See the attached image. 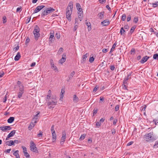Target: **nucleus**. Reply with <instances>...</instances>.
Here are the masks:
<instances>
[{
	"mask_svg": "<svg viewBox=\"0 0 158 158\" xmlns=\"http://www.w3.org/2000/svg\"><path fill=\"white\" fill-rule=\"evenodd\" d=\"M73 7V2H70L67 7L66 13V18L70 21L71 20V15L72 14Z\"/></svg>",
	"mask_w": 158,
	"mask_h": 158,
	"instance_id": "obj_1",
	"label": "nucleus"
},
{
	"mask_svg": "<svg viewBox=\"0 0 158 158\" xmlns=\"http://www.w3.org/2000/svg\"><path fill=\"white\" fill-rule=\"evenodd\" d=\"M144 140L146 141H153L157 139L156 137H154L153 134V132H150L146 134L144 137Z\"/></svg>",
	"mask_w": 158,
	"mask_h": 158,
	"instance_id": "obj_2",
	"label": "nucleus"
},
{
	"mask_svg": "<svg viewBox=\"0 0 158 158\" xmlns=\"http://www.w3.org/2000/svg\"><path fill=\"white\" fill-rule=\"evenodd\" d=\"M40 31V30L39 27L37 25H36L34 27L33 33L34 35L35 40L36 41L38 40V38L40 36V34L39 33Z\"/></svg>",
	"mask_w": 158,
	"mask_h": 158,
	"instance_id": "obj_3",
	"label": "nucleus"
},
{
	"mask_svg": "<svg viewBox=\"0 0 158 158\" xmlns=\"http://www.w3.org/2000/svg\"><path fill=\"white\" fill-rule=\"evenodd\" d=\"M55 10L52 7H48L46 8L45 10L42 13L41 15L42 17L46 15L51 13L53 12Z\"/></svg>",
	"mask_w": 158,
	"mask_h": 158,
	"instance_id": "obj_4",
	"label": "nucleus"
},
{
	"mask_svg": "<svg viewBox=\"0 0 158 158\" xmlns=\"http://www.w3.org/2000/svg\"><path fill=\"white\" fill-rule=\"evenodd\" d=\"M45 7L44 5H40L37 6L35 9L34 13H37Z\"/></svg>",
	"mask_w": 158,
	"mask_h": 158,
	"instance_id": "obj_5",
	"label": "nucleus"
},
{
	"mask_svg": "<svg viewBox=\"0 0 158 158\" xmlns=\"http://www.w3.org/2000/svg\"><path fill=\"white\" fill-rule=\"evenodd\" d=\"M0 129L3 131H6L11 129V127L10 126H2L0 127Z\"/></svg>",
	"mask_w": 158,
	"mask_h": 158,
	"instance_id": "obj_6",
	"label": "nucleus"
},
{
	"mask_svg": "<svg viewBox=\"0 0 158 158\" xmlns=\"http://www.w3.org/2000/svg\"><path fill=\"white\" fill-rule=\"evenodd\" d=\"M52 99H53V100H52V101L48 102V105L49 106V105H56V104L57 102V101L56 99L55 98H53Z\"/></svg>",
	"mask_w": 158,
	"mask_h": 158,
	"instance_id": "obj_7",
	"label": "nucleus"
},
{
	"mask_svg": "<svg viewBox=\"0 0 158 158\" xmlns=\"http://www.w3.org/2000/svg\"><path fill=\"white\" fill-rule=\"evenodd\" d=\"M66 60V55L65 53L63 54L62 55V58L60 59L59 61V63L62 64V63L64 62Z\"/></svg>",
	"mask_w": 158,
	"mask_h": 158,
	"instance_id": "obj_8",
	"label": "nucleus"
},
{
	"mask_svg": "<svg viewBox=\"0 0 158 158\" xmlns=\"http://www.w3.org/2000/svg\"><path fill=\"white\" fill-rule=\"evenodd\" d=\"M15 133V131L13 130L7 136L6 140H8L9 139V138L14 135Z\"/></svg>",
	"mask_w": 158,
	"mask_h": 158,
	"instance_id": "obj_9",
	"label": "nucleus"
},
{
	"mask_svg": "<svg viewBox=\"0 0 158 158\" xmlns=\"http://www.w3.org/2000/svg\"><path fill=\"white\" fill-rule=\"evenodd\" d=\"M51 67L54 70L56 71H58L57 68L56 66H55L54 64L53 61L52 59H51L50 61Z\"/></svg>",
	"mask_w": 158,
	"mask_h": 158,
	"instance_id": "obj_10",
	"label": "nucleus"
},
{
	"mask_svg": "<svg viewBox=\"0 0 158 158\" xmlns=\"http://www.w3.org/2000/svg\"><path fill=\"white\" fill-rule=\"evenodd\" d=\"M30 148L31 151L33 152H38L37 148L36 147V145L35 146L31 145Z\"/></svg>",
	"mask_w": 158,
	"mask_h": 158,
	"instance_id": "obj_11",
	"label": "nucleus"
},
{
	"mask_svg": "<svg viewBox=\"0 0 158 158\" xmlns=\"http://www.w3.org/2000/svg\"><path fill=\"white\" fill-rule=\"evenodd\" d=\"M149 58V57H148L147 56H145L142 58L140 60V62L142 64H143L146 62Z\"/></svg>",
	"mask_w": 158,
	"mask_h": 158,
	"instance_id": "obj_12",
	"label": "nucleus"
},
{
	"mask_svg": "<svg viewBox=\"0 0 158 158\" xmlns=\"http://www.w3.org/2000/svg\"><path fill=\"white\" fill-rule=\"evenodd\" d=\"M54 37L53 33L51 32L50 33V36L49 38L50 43H51L54 40Z\"/></svg>",
	"mask_w": 158,
	"mask_h": 158,
	"instance_id": "obj_13",
	"label": "nucleus"
},
{
	"mask_svg": "<svg viewBox=\"0 0 158 158\" xmlns=\"http://www.w3.org/2000/svg\"><path fill=\"white\" fill-rule=\"evenodd\" d=\"M110 23V22L108 19L104 20L101 22V24L104 26H108Z\"/></svg>",
	"mask_w": 158,
	"mask_h": 158,
	"instance_id": "obj_14",
	"label": "nucleus"
},
{
	"mask_svg": "<svg viewBox=\"0 0 158 158\" xmlns=\"http://www.w3.org/2000/svg\"><path fill=\"white\" fill-rule=\"evenodd\" d=\"M5 143L6 145H8L9 146H11L12 145H14V142L13 140H9L6 141Z\"/></svg>",
	"mask_w": 158,
	"mask_h": 158,
	"instance_id": "obj_15",
	"label": "nucleus"
},
{
	"mask_svg": "<svg viewBox=\"0 0 158 158\" xmlns=\"http://www.w3.org/2000/svg\"><path fill=\"white\" fill-rule=\"evenodd\" d=\"M62 137L61 138V140L63 141H65V139L66 138V134L65 131H63L62 133Z\"/></svg>",
	"mask_w": 158,
	"mask_h": 158,
	"instance_id": "obj_16",
	"label": "nucleus"
},
{
	"mask_svg": "<svg viewBox=\"0 0 158 158\" xmlns=\"http://www.w3.org/2000/svg\"><path fill=\"white\" fill-rule=\"evenodd\" d=\"M52 141L53 142H55L56 140V136L55 132H53L52 133Z\"/></svg>",
	"mask_w": 158,
	"mask_h": 158,
	"instance_id": "obj_17",
	"label": "nucleus"
},
{
	"mask_svg": "<svg viewBox=\"0 0 158 158\" xmlns=\"http://www.w3.org/2000/svg\"><path fill=\"white\" fill-rule=\"evenodd\" d=\"M130 76V75H128L127 76V77L125 78L123 81V83L124 84H127L128 80L129 78H131V77H129Z\"/></svg>",
	"mask_w": 158,
	"mask_h": 158,
	"instance_id": "obj_18",
	"label": "nucleus"
},
{
	"mask_svg": "<svg viewBox=\"0 0 158 158\" xmlns=\"http://www.w3.org/2000/svg\"><path fill=\"white\" fill-rule=\"evenodd\" d=\"M21 57V55L20 52H18L16 55L15 58V60L16 61L18 60H19Z\"/></svg>",
	"mask_w": 158,
	"mask_h": 158,
	"instance_id": "obj_19",
	"label": "nucleus"
},
{
	"mask_svg": "<svg viewBox=\"0 0 158 158\" xmlns=\"http://www.w3.org/2000/svg\"><path fill=\"white\" fill-rule=\"evenodd\" d=\"M19 152V151L18 150L14 151V152L13 153V154L16 156V158H20L19 154L18 153Z\"/></svg>",
	"mask_w": 158,
	"mask_h": 158,
	"instance_id": "obj_20",
	"label": "nucleus"
},
{
	"mask_svg": "<svg viewBox=\"0 0 158 158\" xmlns=\"http://www.w3.org/2000/svg\"><path fill=\"white\" fill-rule=\"evenodd\" d=\"M104 12H101L98 14V16L99 18L100 19H103L104 17Z\"/></svg>",
	"mask_w": 158,
	"mask_h": 158,
	"instance_id": "obj_21",
	"label": "nucleus"
},
{
	"mask_svg": "<svg viewBox=\"0 0 158 158\" xmlns=\"http://www.w3.org/2000/svg\"><path fill=\"white\" fill-rule=\"evenodd\" d=\"M14 120V117H10L7 120V122L9 123H12Z\"/></svg>",
	"mask_w": 158,
	"mask_h": 158,
	"instance_id": "obj_22",
	"label": "nucleus"
},
{
	"mask_svg": "<svg viewBox=\"0 0 158 158\" xmlns=\"http://www.w3.org/2000/svg\"><path fill=\"white\" fill-rule=\"evenodd\" d=\"M117 45L116 42H115V43L113 44V46L112 47V48L111 49L110 51V53H111L114 50V49L115 48L116 46Z\"/></svg>",
	"mask_w": 158,
	"mask_h": 158,
	"instance_id": "obj_23",
	"label": "nucleus"
},
{
	"mask_svg": "<svg viewBox=\"0 0 158 158\" xmlns=\"http://www.w3.org/2000/svg\"><path fill=\"white\" fill-rule=\"evenodd\" d=\"M73 101L75 103H77L78 101V98L75 94L73 96Z\"/></svg>",
	"mask_w": 158,
	"mask_h": 158,
	"instance_id": "obj_24",
	"label": "nucleus"
},
{
	"mask_svg": "<svg viewBox=\"0 0 158 158\" xmlns=\"http://www.w3.org/2000/svg\"><path fill=\"white\" fill-rule=\"evenodd\" d=\"M24 91H19L18 93V97L20 98H21L23 94L24 93Z\"/></svg>",
	"mask_w": 158,
	"mask_h": 158,
	"instance_id": "obj_25",
	"label": "nucleus"
},
{
	"mask_svg": "<svg viewBox=\"0 0 158 158\" xmlns=\"http://www.w3.org/2000/svg\"><path fill=\"white\" fill-rule=\"evenodd\" d=\"M82 13V12L79 13V12H78V19H79L80 21H81L82 19L83 16L81 15Z\"/></svg>",
	"mask_w": 158,
	"mask_h": 158,
	"instance_id": "obj_26",
	"label": "nucleus"
},
{
	"mask_svg": "<svg viewBox=\"0 0 158 158\" xmlns=\"http://www.w3.org/2000/svg\"><path fill=\"white\" fill-rule=\"evenodd\" d=\"M136 26H132L130 30V33L131 34L134 32L135 29L136 28Z\"/></svg>",
	"mask_w": 158,
	"mask_h": 158,
	"instance_id": "obj_27",
	"label": "nucleus"
},
{
	"mask_svg": "<svg viewBox=\"0 0 158 158\" xmlns=\"http://www.w3.org/2000/svg\"><path fill=\"white\" fill-rule=\"evenodd\" d=\"M85 24L86 25L88 26V29L89 30V29H91V24L89 22H86Z\"/></svg>",
	"mask_w": 158,
	"mask_h": 158,
	"instance_id": "obj_28",
	"label": "nucleus"
},
{
	"mask_svg": "<svg viewBox=\"0 0 158 158\" xmlns=\"http://www.w3.org/2000/svg\"><path fill=\"white\" fill-rule=\"evenodd\" d=\"M19 91H24V88L23 85L19 86Z\"/></svg>",
	"mask_w": 158,
	"mask_h": 158,
	"instance_id": "obj_29",
	"label": "nucleus"
},
{
	"mask_svg": "<svg viewBox=\"0 0 158 158\" xmlns=\"http://www.w3.org/2000/svg\"><path fill=\"white\" fill-rule=\"evenodd\" d=\"M86 136V134H83L81 135L79 138V140H82L84 139L85 138Z\"/></svg>",
	"mask_w": 158,
	"mask_h": 158,
	"instance_id": "obj_30",
	"label": "nucleus"
},
{
	"mask_svg": "<svg viewBox=\"0 0 158 158\" xmlns=\"http://www.w3.org/2000/svg\"><path fill=\"white\" fill-rule=\"evenodd\" d=\"M87 57V54L86 53L85 54L83 55L82 57V59L83 61H85L86 60V59Z\"/></svg>",
	"mask_w": 158,
	"mask_h": 158,
	"instance_id": "obj_31",
	"label": "nucleus"
},
{
	"mask_svg": "<svg viewBox=\"0 0 158 158\" xmlns=\"http://www.w3.org/2000/svg\"><path fill=\"white\" fill-rule=\"evenodd\" d=\"M153 7L154 8L158 6V1L155 2V3L152 4Z\"/></svg>",
	"mask_w": 158,
	"mask_h": 158,
	"instance_id": "obj_32",
	"label": "nucleus"
},
{
	"mask_svg": "<svg viewBox=\"0 0 158 158\" xmlns=\"http://www.w3.org/2000/svg\"><path fill=\"white\" fill-rule=\"evenodd\" d=\"M153 58L154 59L158 60V54H156L153 55Z\"/></svg>",
	"mask_w": 158,
	"mask_h": 158,
	"instance_id": "obj_33",
	"label": "nucleus"
},
{
	"mask_svg": "<svg viewBox=\"0 0 158 158\" xmlns=\"http://www.w3.org/2000/svg\"><path fill=\"white\" fill-rule=\"evenodd\" d=\"M126 16L125 14H123L122 16L121 19L122 21H124L125 20Z\"/></svg>",
	"mask_w": 158,
	"mask_h": 158,
	"instance_id": "obj_34",
	"label": "nucleus"
},
{
	"mask_svg": "<svg viewBox=\"0 0 158 158\" xmlns=\"http://www.w3.org/2000/svg\"><path fill=\"white\" fill-rule=\"evenodd\" d=\"M158 147V141L156 142L155 144L153 146L154 148H156Z\"/></svg>",
	"mask_w": 158,
	"mask_h": 158,
	"instance_id": "obj_35",
	"label": "nucleus"
},
{
	"mask_svg": "<svg viewBox=\"0 0 158 158\" xmlns=\"http://www.w3.org/2000/svg\"><path fill=\"white\" fill-rule=\"evenodd\" d=\"M153 122L155 123V124L156 125L157 123H158V117L154 119L153 120Z\"/></svg>",
	"mask_w": 158,
	"mask_h": 158,
	"instance_id": "obj_36",
	"label": "nucleus"
},
{
	"mask_svg": "<svg viewBox=\"0 0 158 158\" xmlns=\"http://www.w3.org/2000/svg\"><path fill=\"white\" fill-rule=\"evenodd\" d=\"M40 133L37 135V136L38 137H41L42 136V132L40 131Z\"/></svg>",
	"mask_w": 158,
	"mask_h": 158,
	"instance_id": "obj_37",
	"label": "nucleus"
},
{
	"mask_svg": "<svg viewBox=\"0 0 158 158\" xmlns=\"http://www.w3.org/2000/svg\"><path fill=\"white\" fill-rule=\"evenodd\" d=\"M94 60V58L93 57H90L89 59V62L90 63H92L93 62Z\"/></svg>",
	"mask_w": 158,
	"mask_h": 158,
	"instance_id": "obj_38",
	"label": "nucleus"
},
{
	"mask_svg": "<svg viewBox=\"0 0 158 158\" xmlns=\"http://www.w3.org/2000/svg\"><path fill=\"white\" fill-rule=\"evenodd\" d=\"M22 148L23 149V152L24 153L25 152H27V150L26 148L24 147V146H22Z\"/></svg>",
	"mask_w": 158,
	"mask_h": 158,
	"instance_id": "obj_39",
	"label": "nucleus"
},
{
	"mask_svg": "<svg viewBox=\"0 0 158 158\" xmlns=\"http://www.w3.org/2000/svg\"><path fill=\"white\" fill-rule=\"evenodd\" d=\"M78 23H77L76 24H75V25L74 26V27L73 28V31H75L77 29L78 27Z\"/></svg>",
	"mask_w": 158,
	"mask_h": 158,
	"instance_id": "obj_40",
	"label": "nucleus"
},
{
	"mask_svg": "<svg viewBox=\"0 0 158 158\" xmlns=\"http://www.w3.org/2000/svg\"><path fill=\"white\" fill-rule=\"evenodd\" d=\"M101 123L100 122H97L96 124V126L97 127H99L101 126Z\"/></svg>",
	"mask_w": 158,
	"mask_h": 158,
	"instance_id": "obj_41",
	"label": "nucleus"
},
{
	"mask_svg": "<svg viewBox=\"0 0 158 158\" xmlns=\"http://www.w3.org/2000/svg\"><path fill=\"white\" fill-rule=\"evenodd\" d=\"M119 106L118 105H116L115 107V110L116 111H118L119 109Z\"/></svg>",
	"mask_w": 158,
	"mask_h": 158,
	"instance_id": "obj_42",
	"label": "nucleus"
},
{
	"mask_svg": "<svg viewBox=\"0 0 158 158\" xmlns=\"http://www.w3.org/2000/svg\"><path fill=\"white\" fill-rule=\"evenodd\" d=\"M6 22V16H4L3 17V23H4Z\"/></svg>",
	"mask_w": 158,
	"mask_h": 158,
	"instance_id": "obj_43",
	"label": "nucleus"
},
{
	"mask_svg": "<svg viewBox=\"0 0 158 158\" xmlns=\"http://www.w3.org/2000/svg\"><path fill=\"white\" fill-rule=\"evenodd\" d=\"M138 21V18L137 17H135L134 19V22L135 23H136Z\"/></svg>",
	"mask_w": 158,
	"mask_h": 158,
	"instance_id": "obj_44",
	"label": "nucleus"
},
{
	"mask_svg": "<svg viewBox=\"0 0 158 158\" xmlns=\"http://www.w3.org/2000/svg\"><path fill=\"white\" fill-rule=\"evenodd\" d=\"M54 125H52L51 128V131L52 133L53 132H55V130H54Z\"/></svg>",
	"mask_w": 158,
	"mask_h": 158,
	"instance_id": "obj_45",
	"label": "nucleus"
},
{
	"mask_svg": "<svg viewBox=\"0 0 158 158\" xmlns=\"http://www.w3.org/2000/svg\"><path fill=\"white\" fill-rule=\"evenodd\" d=\"M99 88V87L97 86V85H96L94 89L93 90V92H95L96 91H97L98 89Z\"/></svg>",
	"mask_w": 158,
	"mask_h": 158,
	"instance_id": "obj_46",
	"label": "nucleus"
},
{
	"mask_svg": "<svg viewBox=\"0 0 158 158\" xmlns=\"http://www.w3.org/2000/svg\"><path fill=\"white\" fill-rule=\"evenodd\" d=\"M123 31V32H125V30L124 29V28L122 27L121 28L120 31V33L121 35H122V31Z\"/></svg>",
	"mask_w": 158,
	"mask_h": 158,
	"instance_id": "obj_47",
	"label": "nucleus"
},
{
	"mask_svg": "<svg viewBox=\"0 0 158 158\" xmlns=\"http://www.w3.org/2000/svg\"><path fill=\"white\" fill-rule=\"evenodd\" d=\"M55 36L56 37V38H57V39H59L60 37V35L59 34H58L57 33H56V34Z\"/></svg>",
	"mask_w": 158,
	"mask_h": 158,
	"instance_id": "obj_48",
	"label": "nucleus"
},
{
	"mask_svg": "<svg viewBox=\"0 0 158 158\" xmlns=\"http://www.w3.org/2000/svg\"><path fill=\"white\" fill-rule=\"evenodd\" d=\"M131 15H129L128 16L127 18V22H129L131 20Z\"/></svg>",
	"mask_w": 158,
	"mask_h": 158,
	"instance_id": "obj_49",
	"label": "nucleus"
},
{
	"mask_svg": "<svg viewBox=\"0 0 158 158\" xmlns=\"http://www.w3.org/2000/svg\"><path fill=\"white\" fill-rule=\"evenodd\" d=\"M63 49L62 48H60L58 52L59 53H61L63 52Z\"/></svg>",
	"mask_w": 158,
	"mask_h": 158,
	"instance_id": "obj_50",
	"label": "nucleus"
},
{
	"mask_svg": "<svg viewBox=\"0 0 158 158\" xmlns=\"http://www.w3.org/2000/svg\"><path fill=\"white\" fill-rule=\"evenodd\" d=\"M78 10V12L79 13H81V12H83V11H82V9L81 7H79L78 9H77Z\"/></svg>",
	"mask_w": 158,
	"mask_h": 158,
	"instance_id": "obj_51",
	"label": "nucleus"
},
{
	"mask_svg": "<svg viewBox=\"0 0 158 158\" xmlns=\"http://www.w3.org/2000/svg\"><path fill=\"white\" fill-rule=\"evenodd\" d=\"M17 84L19 86L20 85H23L22 84L21 81H18L17 82Z\"/></svg>",
	"mask_w": 158,
	"mask_h": 158,
	"instance_id": "obj_52",
	"label": "nucleus"
},
{
	"mask_svg": "<svg viewBox=\"0 0 158 158\" xmlns=\"http://www.w3.org/2000/svg\"><path fill=\"white\" fill-rule=\"evenodd\" d=\"M98 111V109H95L93 110V115H94L95 114H96Z\"/></svg>",
	"mask_w": 158,
	"mask_h": 158,
	"instance_id": "obj_53",
	"label": "nucleus"
},
{
	"mask_svg": "<svg viewBox=\"0 0 158 158\" xmlns=\"http://www.w3.org/2000/svg\"><path fill=\"white\" fill-rule=\"evenodd\" d=\"M76 6L77 9L79 8V7H81V6L79 3H77L76 4Z\"/></svg>",
	"mask_w": 158,
	"mask_h": 158,
	"instance_id": "obj_54",
	"label": "nucleus"
},
{
	"mask_svg": "<svg viewBox=\"0 0 158 158\" xmlns=\"http://www.w3.org/2000/svg\"><path fill=\"white\" fill-rule=\"evenodd\" d=\"M133 143V141L127 143V146H129L131 145Z\"/></svg>",
	"mask_w": 158,
	"mask_h": 158,
	"instance_id": "obj_55",
	"label": "nucleus"
},
{
	"mask_svg": "<svg viewBox=\"0 0 158 158\" xmlns=\"http://www.w3.org/2000/svg\"><path fill=\"white\" fill-rule=\"evenodd\" d=\"M19 46L18 45V46H17V47H15L14 48V51L15 52H16L19 49Z\"/></svg>",
	"mask_w": 158,
	"mask_h": 158,
	"instance_id": "obj_56",
	"label": "nucleus"
},
{
	"mask_svg": "<svg viewBox=\"0 0 158 158\" xmlns=\"http://www.w3.org/2000/svg\"><path fill=\"white\" fill-rule=\"evenodd\" d=\"M33 127V126H32L31 124H30L28 126V128L29 130H31L32 129V128Z\"/></svg>",
	"mask_w": 158,
	"mask_h": 158,
	"instance_id": "obj_57",
	"label": "nucleus"
},
{
	"mask_svg": "<svg viewBox=\"0 0 158 158\" xmlns=\"http://www.w3.org/2000/svg\"><path fill=\"white\" fill-rule=\"evenodd\" d=\"M30 40L29 38L28 37H27L26 41V43L27 44L28 43L30 42Z\"/></svg>",
	"mask_w": 158,
	"mask_h": 158,
	"instance_id": "obj_58",
	"label": "nucleus"
},
{
	"mask_svg": "<svg viewBox=\"0 0 158 158\" xmlns=\"http://www.w3.org/2000/svg\"><path fill=\"white\" fill-rule=\"evenodd\" d=\"M24 156L27 157H28V156H30V155L27 152L24 153Z\"/></svg>",
	"mask_w": 158,
	"mask_h": 158,
	"instance_id": "obj_59",
	"label": "nucleus"
},
{
	"mask_svg": "<svg viewBox=\"0 0 158 158\" xmlns=\"http://www.w3.org/2000/svg\"><path fill=\"white\" fill-rule=\"evenodd\" d=\"M21 8H22L21 7L17 8L16 9V12H19V11L20 12L21 10Z\"/></svg>",
	"mask_w": 158,
	"mask_h": 158,
	"instance_id": "obj_60",
	"label": "nucleus"
},
{
	"mask_svg": "<svg viewBox=\"0 0 158 158\" xmlns=\"http://www.w3.org/2000/svg\"><path fill=\"white\" fill-rule=\"evenodd\" d=\"M132 52H135V50L134 48H132L131 51V54H132Z\"/></svg>",
	"mask_w": 158,
	"mask_h": 158,
	"instance_id": "obj_61",
	"label": "nucleus"
},
{
	"mask_svg": "<svg viewBox=\"0 0 158 158\" xmlns=\"http://www.w3.org/2000/svg\"><path fill=\"white\" fill-rule=\"evenodd\" d=\"M106 8L109 11H110L111 10V8L110 7L109 5H107L106 6Z\"/></svg>",
	"mask_w": 158,
	"mask_h": 158,
	"instance_id": "obj_62",
	"label": "nucleus"
},
{
	"mask_svg": "<svg viewBox=\"0 0 158 158\" xmlns=\"http://www.w3.org/2000/svg\"><path fill=\"white\" fill-rule=\"evenodd\" d=\"M124 28L125 29L128 30L129 28V27L128 25H126L124 26Z\"/></svg>",
	"mask_w": 158,
	"mask_h": 158,
	"instance_id": "obj_63",
	"label": "nucleus"
},
{
	"mask_svg": "<svg viewBox=\"0 0 158 158\" xmlns=\"http://www.w3.org/2000/svg\"><path fill=\"white\" fill-rule=\"evenodd\" d=\"M115 69V67L114 65H111L110 66V69L112 70H114Z\"/></svg>",
	"mask_w": 158,
	"mask_h": 158,
	"instance_id": "obj_64",
	"label": "nucleus"
}]
</instances>
